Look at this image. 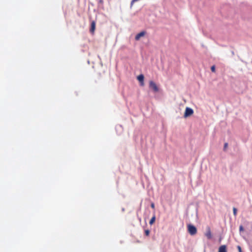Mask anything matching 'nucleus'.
Masks as SVG:
<instances>
[{"mask_svg": "<svg viewBox=\"0 0 252 252\" xmlns=\"http://www.w3.org/2000/svg\"><path fill=\"white\" fill-rule=\"evenodd\" d=\"M188 231L191 235H194L197 233L196 228L190 224L188 225Z\"/></svg>", "mask_w": 252, "mask_h": 252, "instance_id": "1", "label": "nucleus"}, {"mask_svg": "<svg viewBox=\"0 0 252 252\" xmlns=\"http://www.w3.org/2000/svg\"><path fill=\"white\" fill-rule=\"evenodd\" d=\"M149 88L154 92H158L159 91V89L156 83L152 80L149 81Z\"/></svg>", "mask_w": 252, "mask_h": 252, "instance_id": "2", "label": "nucleus"}, {"mask_svg": "<svg viewBox=\"0 0 252 252\" xmlns=\"http://www.w3.org/2000/svg\"><path fill=\"white\" fill-rule=\"evenodd\" d=\"M193 113V111L191 108L189 107H187L185 110V112L184 113V117L187 118L189 116H190Z\"/></svg>", "mask_w": 252, "mask_h": 252, "instance_id": "3", "label": "nucleus"}, {"mask_svg": "<svg viewBox=\"0 0 252 252\" xmlns=\"http://www.w3.org/2000/svg\"><path fill=\"white\" fill-rule=\"evenodd\" d=\"M205 236L208 239H211L212 238V233L210 227H207V231L205 234Z\"/></svg>", "mask_w": 252, "mask_h": 252, "instance_id": "4", "label": "nucleus"}, {"mask_svg": "<svg viewBox=\"0 0 252 252\" xmlns=\"http://www.w3.org/2000/svg\"><path fill=\"white\" fill-rule=\"evenodd\" d=\"M145 32H144V31H142L139 33H138V34H137L135 37V39L136 40H139L140 39V38L142 37V36H144L145 34Z\"/></svg>", "mask_w": 252, "mask_h": 252, "instance_id": "5", "label": "nucleus"}, {"mask_svg": "<svg viewBox=\"0 0 252 252\" xmlns=\"http://www.w3.org/2000/svg\"><path fill=\"white\" fill-rule=\"evenodd\" d=\"M144 77L143 74H140L137 77L138 80L141 83L142 86L144 85Z\"/></svg>", "mask_w": 252, "mask_h": 252, "instance_id": "6", "label": "nucleus"}, {"mask_svg": "<svg viewBox=\"0 0 252 252\" xmlns=\"http://www.w3.org/2000/svg\"><path fill=\"white\" fill-rule=\"evenodd\" d=\"M95 29V23L94 21H92L91 23L90 32L92 33H94Z\"/></svg>", "mask_w": 252, "mask_h": 252, "instance_id": "7", "label": "nucleus"}, {"mask_svg": "<svg viewBox=\"0 0 252 252\" xmlns=\"http://www.w3.org/2000/svg\"><path fill=\"white\" fill-rule=\"evenodd\" d=\"M218 252H227L226 246L225 245H222L220 247Z\"/></svg>", "mask_w": 252, "mask_h": 252, "instance_id": "8", "label": "nucleus"}, {"mask_svg": "<svg viewBox=\"0 0 252 252\" xmlns=\"http://www.w3.org/2000/svg\"><path fill=\"white\" fill-rule=\"evenodd\" d=\"M156 218L155 216L152 218L151 220H150L149 223L152 225L155 221Z\"/></svg>", "mask_w": 252, "mask_h": 252, "instance_id": "9", "label": "nucleus"}, {"mask_svg": "<svg viewBox=\"0 0 252 252\" xmlns=\"http://www.w3.org/2000/svg\"><path fill=\"white\" fill-rule=\"evenodd\" d=\"M145 234L146 236H148L150 234V230L148 229H146L144 231Z\"/></svg>", "mask_w": 252, "mask_h": 252, "instance_id": "10", "label": "nucleus"}, {"mask_svg": "<svg viewBox=\"0 0 252 252\" xmlns=\"http://www.w3.org/2000/svg\"><path fill=\"white\" fill-rule=\"evenodd\" d=\"M233 214L235 216H236L237 215V210L236 208H233Z\"/></svg>", "mask_w": 252, "mask_h": 252, "instance_id": "11", "label": "nucleus"}, {"mask_svg": "<svg viewBox=\"0 0 252 252\" xmlns=\"http://www.w3.org/2000/svg\"><path fill=\"white\" fill-rule=\"evenodd\" d=\"M211 70L212 72H215L216 71V67L215 65H213L211 67Z\"/></svg>", "mask_w": 252, "mask_h": 252, "instance_id": "12", "label": "nucleus"}, {"mask_svg": "<svg viewBox=\"0 0 252 252\" xmlns=\"http://www.w3.org/2000/svg\"><path fill=\"white\" fill-rule=\"evenodd\" d=\"M228 147V144L227 143H225L224 145V148L223 150L224 151H225Z\"/></svg>", "mask_w": 252, "mask_h": 252, "instance_id": "13", "label": "nucleus"}, {"mask_svg": "<svg viewBox=\"0 0 252 252\" xmlns=\"http://www.w3.org/2000/svg\"><path fill=\"white\" fill-rule=\"evenodd\" d=\"M237 249H238V250L239 252H242L241 248V247L240 246H237Z\"/></svg>", "mask_w": 252, "mask_h": 252, "instance_id": "14", "label": "nucleus"}, {"mask_svg": "<svg viewBox=\"0 0 252 252\" xmlns=\"http://www.w3.org/2000/svg\"><path fill=\"white\" fill-rule=\"evenodd\" d=\"M239 230H240V231H243V230H244V229H243V226H242V225L240 226V227H239Z\"/></svg>", "mask_w": 252, "mask_h": 252, "instance_id": "15", "label": "nucleus"}, {"mask_svg": "<svg viewBox=\"0 0 252 252\" xmlns=\"http://www.w3.org/2000/svg\"><path fill=\"white\" fill-rule=\"evenodd\" d=\"M151 207L153 209L155 208V205L154 203H152L151 205Z\"/></svg>", "mask_w": 252, "mask_h": 252, "instance_id": "16", "label": "nucleus"}]
</instances>
